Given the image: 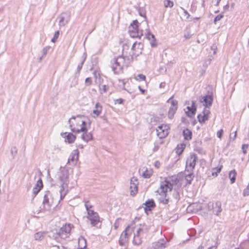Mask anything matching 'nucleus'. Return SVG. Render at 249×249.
<instances>
[{
	"instance_id": "nucleus-1",
	"label": "nucleus",
	"mask_w": 249,
	"mask_h": 249,
	"mask_svg": "<svg viewBox=\"0 0 249 249\" xmlns=\"http://www.w3.org/2000/svg\"><path fill=\"white\" fill-rule=\"evenodd\" d=\"M178 182L176 177H172L169 179L161 181L160 185V196L159 197V201L160 203L167 204L169 202V198L167 197V193L171 192L173 189V186L176 185Z\"/></svg>"
},
{
	"instance_id": "nucleus-2",
	"label": "nucleus",
	"mask_w": 249,
	"mask_h": 249,
	"mask_svg": "<svg viewBox=\"0 0 249 249\" xmlns=\"http://www.w3.org/2000/svg\"><path fill=\"white\" fill-rule=\"evenodd\" d=\"M85 117L82 115L72 116L69 120V124L71 130L74 133H80L86 131V123Z\"/></svg>"
},
{
	"instance_id": "nucleus-3",
	"label": "nucleus",
	"mask_w": 249,
	"mask_h": 249,
	"mask_svg": "<svg viewBox=\"0 0 249 249\" xmlns=\"http://www.w3.org/2000/svg\"><path fill=\"white\" fill-rule=\"evenodd\" d=\"M59 202L58 196L55 198L50 191H48L45 192L43 206L45 211L50 212L53 210L58 205Z\"/></svg>"
},
{
	"instance_id": "nucleus-4",
	"label": "nucleus",
	"mask_w": 249,
	"mask_h": 249,
	"mask_svg": "<svg viewBox=\"0 0 249 249\" xmlns=\"http://www.w3.org/2000/svg\"><path fill=\"white\" fill-rule=\"evenodd\" d=\"M125 64V58L123 56L114 58L110 62V67L114 73L118 74L122 71Z\"/></svg>"
},
{
	"instance_id": "nucleus-5",
	"label": "nucleus",
	"mask_w": 249,
	"mask_h": 249,
	"mask_svg": "<svg viewBox=\"0 0 249 249\" xmlns=\"http://www.w3.org/2000/svg\"><path fill=\"white\" fill-rule=\"evenodd\" d=\"M137 20H134L128 29V32L131 37L140 38L143 35L142 30H140Z\"/></svg>"
},
{
	"instance_id": "nucleus-6",
	"label": "nucleus",
	"mask_w": 249,
	"mask_h": 249,
	"mask_svg": "<svg viewBox=\"0 0 249 249\" xmlns=\"http://www.w3.org/2000/svg\"><path fill=\"white\" fill-rule=\"evenodd\" d=\"M85 207L88 212V218L90 221V224L92 226H95L100 221L98 213L90 209L91 206H89L87 203L85 204Z\"/></svg>"
},
{
	"instance_id": "nucleus-7",
	"label": "nucleus",
	"mask_w": 249,
	"mask_h": 249,
	"mask_svg": "<svg viewBox=\"0 0 249 249\" xmlns=\"http://www.w3.org/2000/svg\"><path fill=\"white\" fill-rule=\"evenodd\" d=\"M69 170L65 167H61L58 173V179L63 183L62 187L66 186L69 182Z\"/></svg>"
},
{
	"instance_id": "nucleus-8",
	"label": "nucleus",
	"mask_w": 249,
	"mask_h": 249,
	"mask_svg": "<svg viewBox=\"0 0 249 249\" xmlns=\"http://www.w3.org/2000/svg\"><path fill=\"white\" fill-rule=\"evenodd\" d=\"M197 157L196 154H191L187 159L186 162V172H193L196 164Z\"/></svg>"
},
{
	"instance_id": "nucleus-9",
	"label": "nucleus",
	"mask_w": 249,
	"mask_h": 249,
	"mask_svg": "<svg viewBox=\"0 0 249 249\" xmlns=\"http://www.w3.org/2000/svg\"><path fill=\"white\" fill-rule=\"evenodd\" d=\"M146 231L147 229L144 226H143L142 228H139L137 230L136 233L134 234L133 243L136 245H140L142 242L141 236Z\"/></svg>"
},
{
	"instance_id": "nucleus-10",
	"label": "nucleus",
	"mask_w": 249,
	"mask_h": 249,
	"mask_svg": "<svg viewBox=\"0 0 249 249\" xmlns=\"http://www.w3.org/2000/svg\"><path fill=\"white\" fill-rule=\"evenodd\" d=\"M71 227L72 225L70 224L63 226L57 233V235L62 239H65L67 238L70 235Z\"/></svg>"
},
{
	"instance_id": "nucleus-11",
	"label": "nucleus",
	"mask_w": 249,
	"mask_h": 249,
	"mask_svg": "<svg viewBox=\"0 0 249 249\" xmlns=\"http://www.w3.org/2000/svg\"><path fill=\"white\" fill-rule=\"evenodd\" d=\"M170 127L168 124H162L157 128V135L160 139L165 138L169 134Z\"/></svg>"
},
{
	"instance_id": "nucleus-12",
	"label": "nucleus",
	"mask_w": 249,
	"mask_h": 249,
	"mask_svg": "<svg viewBox=\"0 0 249 249\" xmlns=\"http://www.w3.org/2000/svg\"><path fill=\"white\" fill-rule=\"evenodd\" d=\"M133 231V229L130 226H128L125 229L122 233L119 240L120 245L123 246L125 243L127 241L129 235Z\"/></svg>"
},
{
	"instance_id": "nucleus-13",
	"label": "nucleus",
	"mask_w": 249,
	"mask_h": 249,
	"mask_svg": "<svg viewBox=\"0 0 249 249\" xmlns=\"http://www.w3.org/2000/svg\"><path fill=\"white\" fill-rule=\"evenodd\" d=\"M172 98L173 96L167 100V102H171V106L168 111V118L170 119H172L173 118L178 108V101L172 100Z\"/></svg>"
},
{
	"instance_id": "nucleus-14",
	"label": "nucleus",
	"mask_w": 249,
	"mask_h": 249,
	"mask_svg": "<svg viewBox=\"0 0 249 249\" xmlns=\"http://www.w3.org/2000/svg\"><path fill=\"white\" fill-rule=\"evenodd\" d=\"M130 195L132 196H135L138 191V181L136 177H133L130 179Z\"/></svg>"
},
{
	"instance_id": "nucleus-15",
	"label": "nucleus",
	"mask_w": 249,
	"mask_h": 249,
	"mask_svg": "<svg viewBox=\"0 0 249 249\" xmlns=\"http://www.w3.org/2000/svg\"><path fill=\"white\" fill-rule=\"evenodd\" d=\"M79 157V151L78 149L74 150L71 154L68 162L72 165H75L77 162Z\"/></svg>"
},
{
	"instance_id": "nucleus-16",
	"label": "nucleus",
	"mask_w": 249,
	"mask_h": 249,
	"mask_svg": "<svg viewBox=\"0 0 249 249\" xmlns=\"http://www.w3.org/2000/svg\"><path fill=\"white\" fill-rule=\"evenodd\" d=\"M168 246V241L167 239H164L160 240L158 242L154 243L153 245L152 249H163Z\"/></svg>"
},
{
	"instance_id": "nucleus-17",
	"label": "nucleus",
	"mask_w": 249,
	"mask_h": 249,
	"mask_svg": "<svg viewBox=\"0 0 249 249\" xmlns=\"http://www.w3.org/2000/svg\"><path fill=\"white\" fill-rule=\"evenodd\" d=\"M187 111H185L187 116L189 117H193L196 114V102L194 101H192L191 106H188L186 107Z\"/></svg>"
},
{
	"instance_id": "nucleus-18",
	"label": "nucleus",
	"mask_w": 249,
	"mask_h": 249,
	"mask_svg": "<svg viewBox=\"0 0 249 249\" xmlns=\"http://www.w3.org/2000/svg\"><path fill=\"white\" fill-rule=\"evenodd\" d=\"M210 113V111L209 109H205L202 113L198 115L197 119L198 121L200 123H204L206 120H208Z\"/></svg>"
},
{
	"instance_id": "nucleus-19",
	"label": "nucleus",
	"mask_w": 249,
	"mask_h": 249,
	"mask_svg": "<svg viewBox=\"0 0 249 249\" xmlns=\"http://www.w3.org/2000/svg\"><path fill=\"white\" fill-rule=\"evenodd\" d=\"M213 101V98L211 95H206L200 99L201 102H204L203 105L206 107H210Z\"/></svg>"
},
{
	"instance_id": "nucleus-20",
	"label": "nucleus",
	"mask_w": 249,
	"mask_h": 249,
	"mask_svg": "<svg viewBox=\"0 0 249 249\" xmlns=\"http://www.w3.org/2000/svg\"><path fill=\"white\" fill-rule=\"evenodd\" d=\"M145 34L147 38L150 41V43L152 47H156L157 46L156 40L154 35L152 34L149 29H146Z\"/></svg>"
},
{
	"instance_id": "nucleus-21",
	"label": "nucleus",
	"mask_w": 249,
	"mask_h": 249,
	"mask_svg": "<svg viewBox=\"0 0 249 249\" xmlns=\"http://www.w3.org/2000/svg\"><path fill=\"white\" fill-rule=\"evenodd\" d=\"M103 109V107L102 105L97 102L95 105L94 109L92 111V117L94 118H96L99 116L100 113L102 112Z\"/></svg>"
},
{
	"instance_id": "nucleus-22",
	"label": "nucleus",
	"mask_w": 249,
	"mask_h": 249,
	"mask_svg": "<svg viewBox=\"0 0 249 249\" xmlns=\"http://www.w3.org/2000/svg\"><path fill=\"white\" fill-rule=\"evenodd\" d=\"M142 46V44L141 43H137V42H135L131 48L132 50L135 51L133 53L134 54L138 55L139 53H141Z\"/></svg>"
},
{
	"instance_id": "nucleus-23",
	"label": "nucleus",
	"mask_w": 249,
	"mask_h": 249,
	"mask_svg": "<svg viewBox=\"0 0 249 249\" xmlns=\"http://www.w3.org/2000/svg\"><path fill=\"white\" fill-rule=\"evenodd\" d=\"M201 209V207L198 205L193 203L190 204L187 208L188 213H196L198 210Z\"/></svg>"
},
{
	"instance_id": "nucleus-24",
	"label": "nucleus",
	"mask_w": 249,
	"mask_h": 249,
	"mask_svg": "<svg viewBox=\"0 0 249 249\" xmlns=\"http://www.w3.org/2000/svg\"><path fill=\"white\" fill-rule=\"evenodd\" d=\"M43 187V184L42 180L40 179L38 180L35 185V186L33 189V193L36 196L37 195L41 188Z\"/></svg>"
},
{
	"instance_id": "nucleus-25",
	"label": "nucleus",
	"mask_w": 249,
	"mask_h": 249,
	"mask_svg": "<svg viewBox=\"0 0 249 249\" xmlns=\"http://www.w3.org/2000/svg\"><path fill=\"white\" fill-rule=\"evenodd\" d=\"M221 202L219 201H217L214 204V208L213 210V213L216 215H218L219 213L222 212Z\"/></svg>"
},
{
	"instance_id": "nucleus-26",
	"label": "nucleus",
	"mask_w": 249,
	"mask_h": 249,
	"mask_svg": "<svg viewBox=\"0 0 249 249\" xmlns=\"http://www.w3.org/2000/svg\"><path fill=\"white\" fill-rule=\"evenodd\" d=\"M86 247L87 242L86 239L82 236L79 237L78 241V249H84L86 248Z\"/></svg>"
},
{
	"instance_id": "nucleus-27",
	"label": "nucleus",
	"mask_w": 249,
	"mask_h": 249,
	"mask_svg": "<svg viewBox=\"0 0 249 249\" xmlns=\"http://www.w3.org/2000/svg\"><path fill=\"white\" fill-rule=\"evenodd\" d=\"M185 174L186 180L189 184H191V181L193 179V178L194 177L193 172H186L185 170Z\"/></svg>"
},
{
	"instance_id": "nucleus-28",
	"label": "nucleus",
	"mask_w": 249,
	"mask_h": 249,
	"mask_svg": "<svg viewBox=\"0 0 249 249\" xmlns=\"http://www.w3.org/2000/svg\"><path fill=\"white\" fill-rule=\"evenodd\" d=\"M83 134L82 135L81 138L86 142H88L92 140V136L90 133L87 132V129L86 128V131L83 132Z\"/></svg>"
},
{
	"instance_id": "nucleus-29",
	"label": "nucleus",
	"mask_w": 249,
	"mask_h": 249,
	"mask_svg": "<svg viewBox=\"0 0 249 249\" xmlns=\"http://www.w3.org/2000/svg\"><path fill=\"white\" fill-rule=\"evenodd\" d=\"M145 207L144 210L145 211H150L151 208H153L155 207V203L153 200H148L145 202L144 203Z\"/></svg>"
},
{
	"instance_id": "nucleus-30",
	"label": "nucleus",
	"mask_w": 249,
	"mask_h": 249,
	"mask_svg": "<svg viewBox=\"0 0 249 249\" xmlns=\"http://www.w3.org/2000/svg\"><path fill=\"white\" fill-rule=\"evenodd\" d=\"M192 132L188 129H186L183 131V135L185 140H191L192 139Z\"/></svg>"
},
{
	"instance_id": "nucleus-31",
	"label": "nucleus",
	"mask_w": 249,
	"mask_h": 249,
	"mask_svg": "<svg viewBox=\"0 0 249 249\" xmlns=\"http://www.w3.org/2000/svg\"><path fill=\"white\" fill-rule=\"evenodd\" d=\"M45 235V232H38L35 234L34 238L36 240L41 241L44 238Z\"/></svg>"
},
{
	"instance_id": "nucleus-32",
	"label": "nucleus",
	"mask_w": 249,
	"mask_h": 249,
	"mask_svg": "<svg viewBox=\"0 0 249 249\" xmlns=\"http://www.w3.org/2000/svg\"><path fill=\"white\" fill-rule=\"evenodd\" d=\"M75 136L71 133H69L66 136V141H67L69 143H72L75 140Z\"/></svg>"
},
{
	"instance_id": "nucleus-33",
	"label": "nucleus",
	"mask_w": 249,
	"mask_h": 249,
	"mask_svg": "<svg viewBox=\"0 0 249 249\" xmlns=\"http://www.w3.org/2000/svg\"><path fill=\"white\" fill-rule=\"evenodd\" d=\"M185 148V144L183 143H181L180 144H178L176 148V153L178 155H180L184 151V149Z\"/></svg>"
},
{
	"instance_id": "nucleus-34",
	"label": "nucleus",
	"mask_w": 249,
	"mask_h": 249,
	"mask_svg": "<svg viewBox=\"0 0 249 249\" xmlns=\"http://www.w3.org/2000/svg\"><path fill=\"white\" fill-rule=\"evenodd\" d=\"M236 176V172L235 170H231L229 173V178L231 179V183L234 182Z\"/></svg>"
},
{
	"instance_id": "nucleus-35",
	"label": "nucleus",
	"mask_w": 249,
	"mask_h": 249,
	"mask_svg": "<svg viewBox=\"0 0 249 249\" xmlns=\"http://www.w3.org/2000/svg\"><path fill=\"white\" fill-rule=\"evenodd\" d=\"M68 22V20H66L64 14H61L59 17V24L61 26H64Z\"/></svg>"
},
{
	"instance_id": "nucleus-36",
	"label": "nucleus",
	"mask_w": 249,
	"mask_h": 249,
	"mask_svg": "<svg viewBox=\"0 0 249 249\" xmlns=\"http://www.w3.org/2000/svg\"><path fill=\"white\" fill-rule=\"evenodd\" d=\"M163 4L166 8H172L174 5V2L170 0H164L163 1Z\"/></svg>"
},
{
	"instance_id": "nucleus-37",
	"label": "nucleus",
	"mask_w": 249,
	"mask_h": 249,
	"mask_svg": "<svg viewBox=\"0 0 249 249\" xmlns=\"http://www.w3.org/2000/svg\"><path fill=\"white\" fill-rule=\"evenodd\" d=\"M109 89V87L107 85H101L99 88V90L101 94H103L106 92Z\"/></svg>"
},
{
	"instance_id": "nucleus-38",
	"label": "nucleus",
	"mask_w": 249,
	"mask_h": 249,
	"mask_svg": "<svg viewBox=\"0 0 249 249\" xmlns=\"http://www.w3.org/2000/svg\"><path fill=\"white\" fill-rule=\"evenodd\" d=\"M64 188L65 187L63 188L62 187V188L59 190L60 196H59V199L58 198V200H59L60 201L61 200H62L64 198V197L67 194V192L64 190Z\"/></svg>"
},
{
	"instance_id": "nucleus-39",
	"label": "nucleus",
	"mask_w": 249,
	"mask_h": 249,
	"mask_svg": "<svg viewBox=\"0 0 249 249\" xmlns=\"http://www.w3.org/2000/svg\"><path fill=\"white\" fill-rule=\"evenodd\" d=\"M64 188L65 187L63 188L62 187V188L59 190L60 196H59V199L58 198V200H59L60 201L61 200H62L64 198V197L67 194V192L64 190Z\"/></svg>"
},
{
	"instance_id": "nucleus-40",
	"label": "nucleus",
	"mask_w": 249,
	"mask_h": 249,
	"mask_svg": "<svg viewBox=\"0 0 249 249\" xmlns=\"http://www.w3.org/2000/svg\"><path fill=\"white\" fill-rule=\"evenodd\" d=\"M64 188L65 187L63 188L62 187V188L59 190L60 196H59V199L58 198V200H59L60 201L61 200H62L64 198V197L67 194V192L64 190Z\"/></svg>"
},
{
	"instance_id": "nucleus-41",
	"label": "nucleus",
	"mask_w": 249,
	"mask_h": 249,
	"mask_svg": "<svg viewBox=\"0 0 249 249\" xmlns=\"http://www.w3.org/2000/svg\"><path fill=\"white\" fill-rule=\"evenodd\" d=\"M49 49V47H46L45 48H44L42 49V55L39 58V61H41L42 59V58L44 57L46 55V54L47 53V52H48Z\"/></svg>"
},
{
	"instance_id": "nucleus-42",
	"label": "nucleus",
	"mask_w": 249,
	"mask_h": 249,
	"mask_svg": "<svg viewBox=\"0 0 249 249\" xmlns=\"http://www.w3.org/2000/svg\"><path fill=\"white\" fill-rule=\"evenodd\" d=\"M222 166L218 168H213L212 170V175L213 176H217V174L221 171Z\"/></svg>"
},
{
	"instance_id": "nucleus-43",
	"label": "nucleus",
	"mask_w": 249,
	"mask_h": 249,
	"mask_svg": "<svg viewBox=\"0 0 249 249\" xmlns=\"http://www.w3.org/2000/svg\"><path fill=\"white\" fill-rule=\"evenodd\" d=\"M17 152L18 150L16 147L13 146L11 147L10 152L13 158H14L15 156L16 155V154H17Z\"/></svg>"
},
{
	"instance_id": "nucleus-44",
	"label": "nucleus",
	"mask_w": 249,
	"mask_h": 249,
	"mask_svg": "<svg viewBox=\"0 0 249 249\" xmlns=\"http://www.w3.org/2000/svg\"><path fill=\"white\" fill-rule=\"evenodd\" d=\"M85 59H86V57H84L82 60V61H81V62L77 66V71L78 72H80V71H81L82 67H83V65L84 63V61L85 60Z\"/></svg>"
},
{
	"instance_id": "nucleus-45",
	"label": "nucleus",
	"mask_w": 249,
	"mask_h": 249,
	"mask_svg": "<svg viewBox=\"0 0 249 249\" xmlns=\"http://www.w3.org/2000/svg\"><path fill=\"white\" fill-rule=\"evenodd\" d=\"M243 195L244 196H246L249 195V182L247 187L243 191Z\"/></svg>"
},
{
	"instance_id": "nucleus-46",
	"label": "nucleus",
	"mask_w": 249,
	"mask_h": 249,
	"mask_svg": "<svg viewBox=\"0 0 249 249\" xmlns=\"http://www.w3.org/2000/svg\"><path fill=\"white\" fill-rule=\"evenodd\" d=\"M223 18V15L219 14L217 15L214 19L213 22L215 24H216V22L221 20Z\"/></svg>"
},
{
	"instance_id": "nucleus-47",
	"label": "nucleus",
	"mask_w": 249,
	"mask_h": 249,
	"mask_svg": "<svg viewBox=\"0 0 249 249\" xmlns=\"http://www.w3.org/2000/svg\"><path fill=\"white\" fill-rule=\"evenodd\" d=\"M145 76L142 74H139L137 75V77L136 78V80H142L144 81L145 80Z\"/></svg>"
},
{
	"instance_id": "nucleus-48",
	"label": "nucleus",
	"mask_w": 249,
	"mask_h": 249,
	"mask_svg": "<svg viewBox=\"0 0 249 249\" xmlns=\"http://www.w3.org/2000/svg\"><path fill=\"white\" fill-rule=\"evenodd\" d=\"M59 35V32L58 31L55 32L53 38L52 39V41L53 42H55L56 41V39L58 37Z\"/></svg>"
},
{
	"instance_id": "nucleus-49",
	"label": "nucleus",
	"mask_w": 249,
	"mask_h": 249,
	"mask_svg": "<svg viewBox=\"0 0 249 249\" xmlns=\"http://www.w3.org/2000/svg\"><path fill=\"white\" fill-rule=\"evenodd\" d=\"M151 176L150 173L147 170L145 171L142 173V177L144 178H149Z\"/></svg>"
},
{
	"instance_id": "nucleus-50",
	"label": "nucleus",
	"mask_w": 249,
	"mask_h": 249,
	"mask_svg": "<svg viewBox=\"0 0 249 249\" xmlns=\"http://www.w3.org/2000/svg\"><path fill=\"white\" fill-rule=\"evenodd\" d=\"M207 206H208V209L209 211H210L212 210H213V209L214 208V204L213 202H209L208 203Z\"/></svg>"
},
{
	"instance_id": "nucleus-51",
	"label": "nucleus",
	"mask_w": 249,
	"mask_h": 249,
	"mask_svg": "<svg viewBox=\"0 0 249 249\" xmlns=\"http://www.w3.org/2000/svg\"><path fill=\"white\" fill-rule=\"evenodd\" d=\"M121 219V218H117V219L116 220V221H115V223H114V228H115V229H117L118 228V227H119V221H120Z\"/></svg>"
},
{
	"instance_id": "nucleus-52",
	"label": "nucleus",
	"mask_w": 249,
	"mask_h": 249,
	"mask_svg": "<svg viewBox=\"0 0 249 249\" xmlns=\"http://www.w3.org/2000/svg\"><path fill=\"white\" fill-rule=\"evenodd\" d=\"M86 84L89 86L92 83V79L90 77H88L85 80Z\"/></svg>"
},
{
	"instance_id": "nucleus-53",
	"label": "nucleus",
	"mask_w": 249,
	"mask_h": 249,
	"mask_svg": "<svg viewBox=\"0 0 249 249\" xmlns=\"http://www.w3.org/2000/svg\"><path fill=\"white\" fill-rule=\"evenodd\" d=\"M223 133V129H220L219 131H217L216 135L217 137L220 139L221 138L222 134Z\"/></svg>"
},
{
	"instance_id": "nucleus-54",
	"label": "nucleus",
	"mask_w": 249,
	"mask_h": 249,
	"mask_svg": "<svg viewBox=\"0 0 249 249\" xmlns=\"http://www.w3.org/2000/svg\"><path fill=\"white\" fill-rule=\"evenodd\" d=\"M211 50L213 51V53L215 54L216 53L217 46L215 44H213L211 46Z\"/></svg>"
},
{
	"instance_id": "nucleus-55",
	"label": "nucleus",
	"mask_w": 249,
	"mask_h": 249,
	"mask_svg": "<svg viewBox=\"0 0 249 249\" xmlns=\"http://www.w3.org/2000/svg\"><path fill=\"white\" fill-rule=\"evenodd\" d=\"M248 148V144H244L242 145V150H243V152L244 154H246V150Z\"/></svg>"
},
{
	"instance_id": "nucleus-56",
	"label": "nucleus",
	"mask_w": 249,
	"mask_h": 249,
	"mask_svg": "<svg viewBox=\"0 0 249 249\" xmlns=\"http://www.w3.org/2000/svg\"><path fill=\"white\" fill-rule=\"evenodd\" d=\"M236 136H237V132L235 131L234 132V135H232V134H230V139L231 140V139H232V140H234L235 139V138L236 137Z\"/></svg>"
},
{
	"instance_id": "nucleus-57",
	"label": "nucleus",
	"mask_w": 249,
	"mask_h": 249,
	"mask_svg": "<svg viewBox=\"0 0 249 249\" xmlns=\"http://www.w3.org/2000/svg\"><path fill=\"white\" fill-rule=\"evenodd\" d=\"M123 100L122 99H118L115 101L116 104H121L123 103Z\"/></svg>"
},
{
	"instance_id": "nucleus-58",
	"label": "nucleus",
	"mask_w": 249,
	"mask_h": 249,
	"mask_svg": "<svg viewBox=\"0 0 249 249\" xmlns=\"http://www.w3.org/2000/svg\"><path fill=\"white\" fill-rule=\"evenodd\" d=\"M154 165L157 168H159L160 166V162L157 160L155 162Z\"/></svg>"
},
{
	"instance_id": "nucleus-59",
	"label": "nucleus",
	"mask_w": 249,
	"mask_h": 249,
	"mask_svg": "<svg viewBox=\"0 0 249 249\" xmlns=\"http://www.w3.org/2000/svg\"><path fill=\"white\" fill-rule=\"evenodd\" d=\"M138 88H139V90L142 92V94H144V93L145 92V90L142 89L140 86H139Z\"/></svg>"
},
{
	"instance_id": "nucleus-60",
	"label": "nucleus",
	"mask_w": 249,
	"mask_h": 249,
	"mask_svg": "<svg viewBox=\"0 0 249 249\" xmlns=\"http://www.w3.org/2000/svg\"><path fill=\"white\" fill-rule=\"evenodd\" d=\"M217 247L216 246H211L208 248V249H216Z\"/></svg>"
},
{
	"instance_id": "nucleus-61",
	"label": "nucleus",
	"mask_w": 249,
	"mask_h": 249,
	"mask_svg": "<svg viewBox=\"0 0 249 249\" xmlns=\"http://www.w3.org/2000/svg\"><path fill=\"white\" fill-rule=\"evenodd\" d=\"M184 37H185L186 38L188 39V38H190L191 36H190V35L189 34H188V35H184Z\"/></svg>"
},
{
	"instance_id": "nucleus-62",
	"label": "nucleus",
	"mask_w": 249,
	"mask_h": 249,
	"mask_svg": "<svg viewBox=\"0 0 249 249\" xmlns=\"http://www.w3.org/2000/svg\"><path fill=\"white\" fill-rule=\"evenodd\" d=\"M203 248V246L201 245L198 247L197 249H202Z\"/></svg>"
},
{
	"instance_id": "nucleus-63",
	"label": "nucleus",
	"mask_w": 249,
	"mask_h": 249,
	"mask_svg": "<svg viewBox=\"0 0 249 249\" xmlns=\"http://www.w3.org/2000/svg\"><path fill=\"white\" fill-rule=\"evenodd\" d=\"M229 4H227L225 6L224 8L228 9L229 8Z\"/></svg>"
},
{
	"instance_id": "nucleus-64",
	"label": "nucleus",
	"mask_w": 249,
	"mask_h": 249,
	"mask_svg": "<svg viewBox=\"0 0 249 249\" xmlns=\"http://www.w3.org/2000/svg\"><path fill=\"white\" fill-rule=\"evenodd\" d=\"M163 84L161 83L160 85V88H162V87H163Z\"/></svg>"
}]
</instances>
